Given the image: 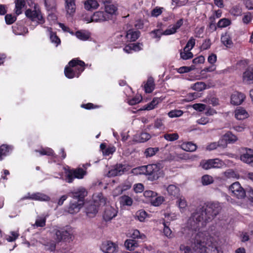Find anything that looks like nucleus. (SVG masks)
Segmentation results:
<instances>
[{"instance_id": "obj_45", "label": "nucleus", "mask_w": 253, "mask_h": 253, "mask_svg": "<svg viewBox=\"0 0 253 253\" xmlns=\"http://www.w3.org/2000/svg\"><path fill=\"white\" fill-rule=\"evenodd\" d=\"M191 88L195 90L202 91L206 89V84L203 82H197L191 86Z\"/></svg>"}, {"instance_id": "obj_62", "label": "nucleus", "mask_w": 253, "mask_h": 253, "mask_svg": "<svg viewBox=\"0 0 253 253\" xmlns=\"http://www.w3.org/2000/svg\"><path fill=\"white\" fill-rule=\"evenodd\" d=\"M151 135L147 132H142L140 135V139L141 142H144L149 140L151 138Z\"/></svg>"}, {"instance_id": "obj_9", "label": "nucleus", "mask_w": 253, "mask_h": 253, "mask_svg": "<svg viewBox=\"0 0 253 253\" xmlns=\"http://www.w3.org/2000/svg\"><path fill=\"white\" fill-rule=\"evenodd\" d=\"M228 189L231 196L238 199L243 200L246 197V190L238 181L230 185Z\"/></svg>"}, {"instance_id": "obj_46", "label": "nucleus", "mask_w": 253, "mask_h": 253, "mask_svg": "<svg viewBox=\"0 0 253 253\" xmlns=\"http://www.w3.org/2000/svg\"><path fill=\"white\" fill-rule=\"evenodd\" d=\"M164 201V199L163 197H162V196L158 197L157 196L153 199H152L150 202H151V204L154 206H159L160 205H161Z\"/></svg>"}, {"instance_id": "obj_5", "label": "nucleus", "mask_w": 253, "mask_h": 253, "mask_svg": "<svg viewBox=\"0 0 253 253\" xmlns=\"http://www.w3.org/2000/svg\"><path fill=\"white\" fill-rule=\"evenodd\" d=\"M134 170H137L139 174L147 175L148 179L151 181L157 180L163 175V171L156 164L142 166Z\"/></svg>"}, {"instance_id": "obj_10", "label": "nucleus", "mask_w": 253, "mask_h": 253, "mask_svg": "<svg viewBox=\"0 0 253 253\" xmlns=\"http://www.w3.org/2000/svg\"><path fill=\"white\" fill-rule=\"evenodd\" d=\"M221 207L218 202H209L207 204V221L212 220L220 212Z\"/></svg>"}, {"instance_id": "obj_37", "label": "nucleus", "mask_w": 253, "mask_h": 253, "mask_svg": "<svg viewBox=\"0 0 253 253\" xmlns=\"http://www.w3.org/2000/svg\"><path fill=\"white\" fill-rule=\"evenodd\" d=\"M163 224L164 225V233L165 235L169 238H172L173 237V234L169 227V222H166L164 220Z\"/></svg>"}, {"instance_id": "obj_26", "label": "nucleus", "mask_w": 253, "mask_h": 253, "mask_svg": "<svg viewBox=\"0 0 253 253\" xmlns=\"http://www.w3.org/2000/svg\"><path fill=\"white\" fill-rule=\"evenodd\" d=\"M140 32L138 30L129 29L126 32V38L131 42L136 41L140 37Z\"/></svg>"}, {"instance_id": "obj_40", "label": "nucleus", "mask_w": 253, "mask_h": 253, "mask_svg": "<svg viewBox=\"0 0 253 253\" xmlns=\"http://www.w3.org/2000/svg\"><path fill=\"white\" fill-rule=\"evenodd\" d=\"M117 9V7L113 4L105 5V11L104 12H106V13L109 15L110 18L111 16L115 13Z\"/></svg>"}, {"instance_id": "obj_17", "label": "nucleus", "mask_w": 253, "mask_h": 253, "mask_svg": "<svg viewBox=\"0 0 253 253\" xmlns=\"http://www.w3.org/2000/svg\"><path fill=\"white\" fill-rule=\"evenodd\" d=\"M23 199H31L35 201H48L50 200V197L43 193L37 192L30 194L29 193L27 195L25 196L23 198Z\"/></svg>"}, {"instance_id": "obj_34", "label": "nucleus", "mask_w": 253, "mask_h": 253, "mask_svg": "<svg viewBox=\"0 0 253 253\" xmlns=\"http://www.w3.org/2000/svg\"><path fill=\"white\" fill-rule=\"evenodd\" d=\"M15 3V12L17 15H19L22 12V9L25 5V0H16Z\"/></svg>"}, {"instance_id": "obj_44", "label": "nucleus", "mask_w": 253, "mask_h": 253, "mask_svg": "<svg viewBox=\"0 0 253 253\" xmlns=\"http://www.w3.org/2000/svg\"><path fill=\"white\" fill-rule=\"evenodd\" d=\"M164 138L169 141H173L176 140L179 138V135L177 133H166L163 136Z\"/></svg>"}, {"instance_id": "obj_35", "label": "nucleus", "mask_w": 253, "mask_h": 253, "mask_svg": "<svg viewBox=\"0 0 253 253\" xmlns=\"http://www.w3.org/2000/svg\"><path fill=\"white\" fill-rule=\"evenodd\" d=\"M120 204L123 206H131L133 203V200L131 198L127 195H123L120 198Z\"/></svg>"}, {"instance_id": "obj_55", "label": "nucleus", "mask_w": 253, "mask_h": 253, "mask_svg": "<svg viewBox=\"0 0 253 253\" xmlns=\"http://www.w3.org/2000/svg\"><path fill=\"white\" fill-rule=\"evenodd\" d=\"M230 23L231 21L228 19L223 18L218 21L217 26L220 28H224L229 26Z\"/></svg>"}, {"instance_id": "obj_19", "label": "nucleus", "mask_w": 253, "mask_h": 253, "mask_svg": "<svg viewBox=\"0 0 253 253\" xmlns=\"http://www.w3.org/2000/svg\"><path fill=\"white\" fill-rule=\"evenodd\" d=\"M243 81L248 84L253 83V66L248 67L243 73Z\"/></svg>"}, {"instance_id": "obj_24", "label": "nucleus", "mask_w": 253, "mask_h": 253, "mask_svg": "<svg viewBox=\"0 0 253 253\" xmlns=\"http://www.w3.org/2000/svg\"><path fill=\"white\" fill-rule=\"evenodd\" d=\"M223 165L222 162L219 159H209L207 161V169L219 168Z\"/></svg>"}, {"instance_id": "obj_32", "label": "nucleus", "mask_w": 253, "mask_h": 253, "mask_svg": "<svg viewBox=\"0 0 253 253\" xmlns=\"http://www.w3.org/2000/svg\"><path fill=\"white\" fill-rule=\"evenodd\" d=\"M11 150V147L6 144H2L0 146V160H2L4 157L8 155Z\"/></svg>"}, {"instance_id": "obj_61", "label": "nucleus", "mask_w": 253, "mask_h": 253, "mask_svg": "<svg viewBox=\"0 0 253 253\" xmlns=\"http://www.w3.org/2000/svg\"><path fill=\"white\" fill-rule=\"evenodd\" d=\"M81 107L86 110H90L98 108L99 106L94 105L92 103H87L86 104H82L81 105Z\"/></svg>"}, {"instance_id": "obj_20", "label": "nucleus", "mask_w": 253, "mask_h": 253, "mask_svg": "<svg viewBox=\"0 0 253 253\" xmlns=\"http://www.w3.org/2000/svg\"><path fill=\"white\" fill-rule=\"evenodd\" d=\"M207 245H208L209 252L211 250V253H220L216 247V239L213 237L209 236L207 237Z\"/></svg>"}, {"instance_id": "obj_51", "label": "nucleus", "mask_w": 253, "mask_h": 253, "mask_svg": "<svg viewBox=\"0 0 253 253\" xmlns=\"http://www.w3.org/2000/svg\"><path fill=\"white\" fill-rule=\"evenodd\" d=\"M16 16L12 15L11 14H7L5 16V23L7 25H11L14 23L16 20Z\"/></svg>"}, {"instance_id": "obj_50", "label": "nucleus", "mask_w": 253, "mask_h": 253, "mask_svg": "<svg viewBox=\"0 0 253 253\" xmlns=\"http://www.w3.org/2000/svg\"><path fill=\"white\" fill-rule=\"evenodd\" d=\"M36 152L40 153L41 155H47L51 156L53 155L54 151L51 148H47L42 149L41 150H36Z\"/></svg>"}, {"instance_id": "obj_2", "label": "nucleus", "mask_w": 253, "mask_h": 253, "mask_svg": "<svg viewBox=\"0 0 253 253\" xmlns=\"http://www.w3.org/2000/svg\"><path fill=\"white\" fill-rule=\"evenodd\" d=\"M204 215H206V209L203 207L199 211H196L193 213L188 219L187 223V227L192 231L202 232L206 234L204 231H202L201 227L204 226L206 225V219H204Z\"/></svg>"}, {"instance_id": "obj_54", "label": "nucleus", "mask_w": 253, "mask_h": 253, "mask_svg": "<svg viewBox=\"0 0 253 253\" xmlns=\"http://www.w3.org/2000/svg\"><path fill=\"white\" fill-rule=\"evenodd\" d=\"M125 39L124 37L121 34L117 35L115 42V43L116 44L117 46H121L123 45L125 42Z\"/></svg>"}, {"instance_id": "obj_13", "label": "nucleus", "mask_w": 253, "mask_h": 253, "mask_svg": "<svg viewBox=\"0 0 253 253\" xmlns=\"http://www.w3.org/2000/svg\"><path fill=\"white\" fill-rule=\"evenodd\" d=\"M55 239L58 242L61 241H68L72 238V234L67 230L64 229H55Z\"/></svg>"}, {"instance_id": "obj_27", "label": "nucleus", "mask_w": 253, "mask_h": 253, "mask_svg": "<svg viewBox=\"0 0 253 253\" xmlns=\"http://www.w3.org/2000/svg\"><path fill=\"white\" fill-rule=\"evenodd\" d=\"M217 60L216 54L214 53H211L208 56V62L211 64L209 67H207V72H212L215 70L216 66L214 64Z\"/></svg>"}, {"instance_id": "obj_31", "label": "nucleus", "mask_w": 253, "mask_h": 253, "mask_svg": "<svg viewBox=\"0 0 253 253\" xmlns=\"http://www.w3.org/2000/svg\"><path fill=\"white\" fill-rule=\"evenodd\" d=\"M167 191L169 194L173 197L178 198L180 195L179 189L174 185H169L167 187Z\"/></svg>"}, {"instance_id": "obj_33", "label": "nucleus", "mask_w": 253, "mask_h": 253, "mask_svg": "<svg viewBox=\"0 0 253 253\" xmlns=\"http://www.w3.org/2000/svg\"><path fill=\"white\" fill-rule=\"evenodd\" d=\"M181 148L187 152H193L197 149V146L191 142H183L181 145Z\"/></svg>"}, {"instance_id": "obj_49", "label": "nucleus", "mask_w": 253, "mask_h": 253, "mask_svg": "<svg viewBox=\"0 0 253 253\" xmlns=\"http://www.w3.org/2000/svg\"><path fill=\"white\" fill-rule=\"evenodd\" d=\"M143 195L150 202L152 199H153L157 196V193L151 190H146L144 192Z\"/></svg>"}, {"instance_id": "obj_42", "label": "nucleus", "mask_w": 253, "mask_h": 253, "mask_svg": "<svg viewBox=\"0 0 253 253\" xmlns=\"http://www.w3.org/2000/svg\"><path fill=\"white\" fill-rule=\"evenodd\" d=\"M162 99L160 98L155 97L153 99L152 101L149 103L147 104L146 109L147 110H152L155 108L157 104L162 101Z\"/></svg>"}, {"instance_id": "obj_1", "label": "nucleus", "mask_w": 253, "mask_h": 253, "mask_svg": "<svg viewBox=\"0 0 253 253\" xmlns=\"http://www.w3.org/2000/svg\"><path fill=\"white\" fill-rule=\"evenodd\" d=\"M87 65L79 58H75L70 60L64 69L65 76L68 79L79 78Z\"/></svg>"}, {"instance_id": "obj_15", "label": "nucleus", "mask_w": 253, "mask_h": 253, "mask_svg": "<svg viewBox=\"0 0 253 253\" xmlns=\"http://www.w3.org/2000/svg\"><path fill=\"white\" fill-rule=\"evenodd\" d=\"M110 19V16L104 11H97L91 16L89 22H102Z\"/></svg>"}, {"instance_id": "obj_6", "label": "nucleus", "mask_w": 253, "mask_h": 253, "mask_svg": "<svg viewBox=\"0 0 253 253\" xmlns=\"http://www.w3.org/2000/svg\"><path fill=\"white\" fill-rule=\"evenodd\" d=\"M183 24V19L181 18L179 19L173 25H170L169 28L166 29L164 32H162L161 29H155L151 32L150 34L153 35V38H158L160 39L162 35H170L177 32Z\"/></svg>"}, {"instance_id": "obj_7", "label": "nucleus", "mask_w": 253, "mask_h": 253, "mask_svg": "<svg viewBox=\"0 0 253 253\" xmlns=\"http://www.w3.org/2000/svg\"><path fill=\"white\" fill-rule=\"evenodd\" d=\"M130 237L132 239H127L125 242V247L129 251H133L138 246V242L135 239H140L142 241H145L146 239V235L140 233L137 229L133 230Z\"/></svg>"}, {"instance_id": "obj_57", "label": "nucleus", "mask_w": 253, "mask_h": 253, "mask_svg": "<svg viewBox=\"0 0 253 253\" xmlns=\"http://www.w3.org/2000/svg\"><path fill=\"white\" fill-rule=\"evenodd\" d=\"M142 99V98L141 96H135L131 99H129L128 101V103L130 105H134L140 102Z\"/></svg>"}, {"instance_id": "obj_11", "label": "nucleus", "mask_w": 253, "mask_h": 253, "mask_svg": "<svg viewBox=\"0 0 253 253\" xmlns=\"http://www.w3.org/2000/svg\"><path fill=\"white\" fill-rule=\"evenodd\" d=\"M97 198V200H94V204L91 205L87 208L86 213L88 215H89L90 214L95 215L98 212V207L105 204V199L101 193L98 195Z\"/></svg>"}, {"instance_id": "obj_30", "label": "nucleus", "mask_w": 253, "mask_h": 253, "mask_svg": "<svg viewBox=\"0 0 253 253\" xmlns=\"http://www.w3.org/2000/svg\"><path fill=\"white\" fill-rule=\"evenodd\" d=\"M235 117L237 119L241 120L248 118V114L245 109L239 108L235 110Z\"/></svg>"}, {"instance_id": "obj_38", "label": "nucleus", "mask_w": 253, "mask_h": 253, "mask_svg": "<svg viewBox=\"0 0 253 253\" xmlns=\"http://www.w3.org/2000/svg\"><path fill=\"white\" fill-rule=\"evenodd\" d=\"M221 41L227 47L230 46L233 44L229 35L226 33L221 36Z\"/></svg>"}, {"instance_id": "obj_39", "label": "nucleus", "mask_w": 253, "mask_h": 253, "mask_svg": "<svg viewBox=\"0 0 253 253\" xmlns=\"http://www.w3.org/2000/svg\"><path fill=\"white\" fill-rule=\"evenodd\" d=\"M223 137L225 139L227 143H234L237 140V137L235 135L233 134L231 132L228 131L226 133Z\"/></svg>"}, {"instance_id": "obj_8", "label": "nucleus", "mask_w": 253, "mask_h": 253, "mask_svg": "<svg viewBox=\"0 0 253 253\" xmlns=\"http://www.w3.org/2000/svg\"><path fill=\"white\" fill-rule=\"evenodd\" d=\"M86 174V172L82 168L68 169L65 171V181L72 183L75 178L82 179Z\"/></svg>"}, {"instance_id": "obj_60", "label": "nucleus", "mask_w": 253, "mask_h": 253, "mask_svg": "<svg viewBox=\"0 0 253 253\" xmlns=\"http://www.w3.org/2000/svg\"><path fill=\"white\" fill-rule=\"evenodd\" d=\"M163 7H156L151 11V15L154 17H158L161 15L163 12Z\"/></svg>"}, {"instance_id": "obj_25", "label": "nucleus", "mask_w": 253, "mask_h": 253, "mask_svg": "<svg viewBox=\"0 0 253 253\" xmlns=\"http://www.w3.org/2000/svg\"><path fill=\"white\" fill-rule=\"evenodd\" d=\"M99 4L96 0H86L84 2V8L88 11H92L98 8Z\"/></svg>"}, {"instance_id": "obj_52", "label": "nucleus", "mask_w": 253, "mask_h": 253, "mask_svg": "<svg viewBox=\"0 0 253 253\" xmlns=\"http://www.w3.org/2000/svg\"><path fill=\"white\" fill-rule=\"evenodd\" d=\"M183 111L180 110H174L170 111L168 113V116L170 118H175L180 117L183 115Z\"/></svg>"}, {"instance_id": "obj_28", "label": "nucleus", "mask_w": 253, "mask_h": 253, "mask_svg": "<svg viewBox=\"0 0 253 253\" xmlns=\"http://www.w3.org/2000/svg\"><path fill=\"white\" fill-rule=\"evenodd\" d=\"M65 8L67 13L69 15H72L76 10L75 0H65Z\"/></svg>"}, {"instance_id": "obj_22", "label": "nucleus", "mask_w": 253, "mask_h": 253, "mask_svg": "<svg viewBox=\"0 0 253 253\" xmlns=\"http://www.w3.org/2000/svg\"><path fill=\"white\" fill-rule=\"evenodd\" d=\"M117 211L114 208L109 207L105 209L103 217L106 221H108L115 217L117 215Z\"/></svg>"}, {"instance_id": "obj_63", "label": "nucleus", "mask_w": 253, "mask_h": 253, "mask_svg": "<svg viewBox=\"0 0 253 253\" xmlns=\"http://www.w3.org/2000/svg\"><path fill=\"white\" fill-rule=\"evenodd\" d=\"M193 108L195 110L202 112L206 109V105L201 103H196L193 105Z\"/></svg>"}, {"instance_id": "obj_29", "label": "nucleus", "mask_w": 253, "mask_h": 253, "mask_svg": "<svg viewBox=\"0 0 253 253\" xmlns=\"http://www.w3.org/2000/svg\"><path fill=\"white\" fill-rule=\"evenodd\" d=\"M154 80L152 77H149L144 85V90L146 93H150L155 89Z\"/></svg>"}, {"instance_id": "obj_3", "label": "nucleus", "mask_w": 253, "mask_h": 253, "mask_svg": "<svg viewBox=\"0 0 253 253\" xmlns=\"http://www.w3.org/2000/svg\"><path fill=\"white\" fill-rule=\"evenodd\" d=\"M72 197L77 200V202H71L68 208L67 211L71 214L78 212L84 204V198L87 195V192L84 188H79L72 192Z\"/></svg>"}, {"instance_id": "obj_4", "label": "nucleus", "mask_w": 253, "mask_h": 253, "mask_svg": "<svg viewBox=\"0 0 253 253\" xmlns=\"http://www.w3.org/2000/svg\"><path fill=\"white\" fill-rule=\"evenodd\" d=\"M180 250L184 252V253H193V251L197 253H206V240L205 234L199 232L195 237L194 245L192 250L191 248L185 245H181Z\"/></svg>"}, {"instance_id": "obj_59", "label": "nucleus", "mask_w": 253, "mask_h": 253, "mask_svg": "<svg viewBox=\"0 0 253 253\" xmlns=\"http://www.w3.org/2000/svg\"><path fill=\"white\" fill-rule=\"evenodd\" d=\"M45 223L46 219L45 218H42L41 219H37L34 226H36L37 227H43L45 226Z\"/></svg>"}, {"instance_id": "obj_47", "label": "nucleus", "mask_w": 253, "mask_h": 253, "mask_svg": "<svg viewBox=\"0 0 253 253\" xmlns=\"http://www.w3.org/2000/svg\"><path fill=\"white\" fill-rule=\"evenodd\" d=\"M50 39L52 42L56 44V46L61 43V41L58 37L56 35V33L53 32L52 31H50Z\"/></svg>"}, {"instance_id": "obj_43", "label": "nucleus", "mask_w": 253, "mask_h": 253, "mask_svg": "<svg viewBox=\"0 0 253 253\" xmlns=\"http://www.w3.org/2000/svg\"><path fill=\"white\" fill-rule=\"evenodd\" d=\"M180 55L181 58L183 60L191 59L193 57V54L190 51V50H184V48H183V50H180Z\"/></svg>"}, {"instance_id": "obj_53", "label": "nucleus", "mask_w": 253, "mask_h": 253, "mask_svg": "<svg viewBox=\"0 0 253 253\" xmlns=\"http://www.w3.org/2000/svg\"><path fill=\"white\" fill-rule=\"evenodd\" d=\"M195 44V40L191 37L187 42L184 48V50H191Z\"/></svg>"}, {"instance_id": "obj_64", "label": "nucleus", "mask_w": 253, "mask_h": 253, "mask_svg": "<svg viewBox=\"0 0 253 253\" xmlns=\"http://www.w3.org/2000/svg\"><path fill=\"white\" fill-rule=\"evenodd\" d=\"M133 190L136 193H141L144 190V185L142 183H137L134 185Z\"/></svg>"}, {"instance_id": "obj_56", "label": "nucleus", "mask_w": 253, "mask_h": 253, "mask_svg": "<svg viewBox=\"0 0 253 253\" xmlns=\"http://www.w3.org/2000/svg\"><path fill=\"white\" fill-rule=\"evenodd\" d=\"M198 96V93L197 92L189 93L185 96V100L186 102H190L197 98Z\"/></svg>"}, {"instance_id": "obj_23", "label": "nucleus", "mask_w": 253, "mask_h": 253, "mask_svg": "<svg viewBox=\"0 0 253 253\" xmlns=\"http://www.w3.org/2000/svg\"><path fill=\"white\" fill-rule=\"evenodd\" d=\"M240 159L244 163L251 165L253 161V154L252 150L250 149L248 150H246V152H244L240 156Z\"/></svg>"}, {"instance_id": "obj_12", "label": "nucleus", "mask_w": 253, "mask_h": 253, "mask_svg": "<svg viewBox=\"0 0 253 253\" xmlns=\"http://www.w3.org/2000/svg\"><path fill=\"white\" fill-rule=\"evenodd\" d=\"M25 15L27 18L32 21L37 20L38 24H43L45 22V20L40 10H32L31 9L29 8L26 10Z\"/></svg>"}, {"instance_id": "obj_48", "label": "nucleus", "mask_w": 253, "mask_h": 253, "mask_svg": "<svg viewBox=\"0 0 253 253\" xmlns=\"http://www.w3.org/2000/svg\"><path fill=\"white\" fill-rule=\"evenodd\" d=\"M147 215V212L144 210H140L136 212V217L140 222H143Z\"/></svg>"}, {"instance_id": "obj_16", "label": "nucleus", "mask_w": 253, "mask_h": 253, "mask_svg": "<svg viewBox=\"0 0 253 253\" xmlns=\"http://www.w3.org/2000/svg\"><path fill=\"white\" fill-rule=\"evenodd\" d=\"M126 170V165L119 164L115 166L114 168L108 171V175L109 177H114L121 175Z\"/></svg>"}, {"instance_id": "obj_21", "label": "nucleus", "mask_w": 253, "mask_h": 253, "mask_svg": "<svg viewBox=\"0 0 253 253\" xmlns=\"http://www.w3.org/2000/svg\"><path fill=\"white\" fill-rule=\"evenodd\" d=\"M154 128L159 129L162 130H164L165 126L164 123V119L157 118L155 120L153 124L149 125L147 126V129L150 130L151 133L153 132V131L151 130Z\"/></svg>"}, {"instance_id": "obj_14", "label": "nucleus", "mask_w": 253, "mask_h": 253, "mask_svg": "<svg viewBox=\"0 0 253 253\" xmlns=\"http://www.w3.org/2000/svg\"><path fill=\"white\" fill-rule=\"evenodd\" d=\"M118 248V245L111 241L103 242L100 247L101 251L104 253H115Z\"/></svg>"}, {"instance_id": "obj_36", "label": "nucleus", "mask_w": 253, "mask_h": 253, "mask_svg": "<svg viewBox=\"0 0 253 253\" xmlns=\"http://www.w3.org/2000/svg\"><path fill=\"white\" fill-rule=\"evenodd\" d=\"M76 36L82 41H87L90 37V34L88 32L78 31L76 32Z\"/></svg>"}, {"instance_id": "obj_41", "label": "nucleus", "mask_w": 253, "mask_h": 253, "mask_svg": "<svg viewBox=\"0 0 253 253\" xmlns=\"http://www.w3.org/2000/svg\"><path fill=\"white\" fill-rule=\"evenodd\" d=\"M159 151L158 147H149L145 150L144 154L146 158L151 157L154 156Z\"/></svg>"}, {"instance_id": "obj_58", "label": "nucleus", "mask_w": 253, "mask_h": 253, "mask_svg": "<svg viewBox=\"0 0 253 253\" xmlns=\"http://www.w3.org/2000/svg\"><path fill=\"white\" fill-rule=\"evenodd\" d=\"M215 18L214 16H211L210 17V25H209V30L211 32L214 31L216 29V26L214 22Z\"/></svg>"}, {"instance_id": "obj_18", "label": "nucleus", "mask_w": 253, "mask_h": 253, "mask_svg": "<svg viewBox=\"0 0 253 253\" xmlns=\"http://www.w3.org/2000/svg\"><path fill=\"white\" fill-rule=\"evenodd\" d=\"M246 98V95L243 93L235 91L231 95V103L234 105L241 104Z\"/></svg>"}]
</instances>
